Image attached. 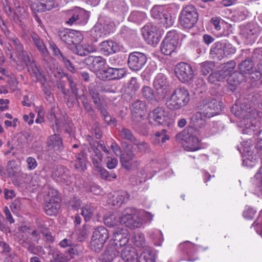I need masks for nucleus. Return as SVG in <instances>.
Wrapping results in <instances>:
<instances>
[{
	"label": "nucleus",
	"instance_id": "0e129e2a",
	"mask_svg": "<svg viewBox=\"0 0 262 262\" xmlns=\"http://www.w3.org/2000/svg\"><path fill=\"white\" fill-rule=\"evenodd\" d=\"M11 248L9 245L5 242H0V253L8 256L10 254Z\"/></svg>",
	"mask_w": 262,
	"mask_h": 262
},
{
	"label": "nucleus",
	"instance_id": "bf43d9fd",
	"mask_svg": "<svg viewBox=\"0 0 262 262\" xmlns=\"http://www.w3.org/2000/svg\"><path fill=\"white\" fill-rule=\"evenodd\" d=\"M56 198L60 199L58 191L53 188H49L45 196V201H47V199L51 201H55Z\"/></svg>",
	"mask_w": 262,
	"mask_h": 262
},
{
	"label": "nucleus",
	"instance_id": "6ab92c4d",
	"mask_svg": "<svg viewBox=\"0 0 262 262\" xmlns=\"http://www.w3.org/2000/svg\"><path fill=\"white\" fill-rule=\"evenodd\" d=\"M121 257L124 262H139L136 249L129 245L122 248L121 251Z\"/></svg>",
	"mask_w": 262,
	"mask_h": 262
},
{
	"label": "nucleus",
	"instance_id": "4468645a",
	"mask_svg": "<svg viewBox=\"0 0 262 262\" xmlns=\"http://www.w3.org/2000/svg\"><path fill=\"white\" fill-rule=\"evenodd\" d=\"M10 44L15 51L18 59L21 62L28 63L29 61V56L24 50V46L20 40L15 36L10 38Z\"/></svg>",
	"mask_w": 262,
	"mask_h": 262
},
{
	"label": "nucleus",
	"instance_id": "4d7b16f0",
	"mask_svg": "<svg viewBox=\"0 0 262 262\" xmlns=\"http://www.w3.org/2000/svg\"><path fill=\"white\" fill-rule=\"evenodd\" d=\"M94 208L90 205L83 207L81 214L84 217L85 221H89L93 215Z\"/></svg>",
	"mask_w": 262,
	"mask_h": 262
},
{
	"label": "nucleus",
	"instance_id": "774afa93",
	"mask_svg": "<svg viewBox=\"0 0 262 262\" xmlns=\"http://www.w3.org/2000/svg\"><path fill=\"white\" fill-rule=\"evenodd\" d=\"M27 168L30 170H34L37 166V162L35 158L29 157L26 160Z\"/></svg>",
	"mask_w": 262,
	"mask_h": 262
},
{
	"label": "nucleus",
	"instance_id": "2f4dec72",
	"mask_svg": "<svg viewBox=\"0 0 262 262\" xmlns=\"http://www.w3.org/2000/svg\"><path fill=\"white\" fill-rule=\"evenodd\" d=\"M72 51L79 56H86L89 53L93 52L92 47L88 45H73V46L71 48Z\"/></svg>",
	"mask_w": 262,
	"mask_h": 262
},
{
	"label": "nucleus",
	"instance_id": "052dcab7",
	"mask_svg": "<svg viewBox=\"0 0 262 262\" xmlns=\"http://www.w3.org/2000/svg\"><path fill=\"white\" fill-rule=\"evenodd\" d=\"M137 146L138 151L141 153L149 152L150 151L149 145L147 143L144 141H140L137 143H135Z\"/></svg>",
	"mask_w": 262,
	"mask_h": 262
},
{
	"label": "nucleus",
	"instance_id": "69168bd1",
	"mask_svg": "<svg viewBox=\"0 0 262 262\" xmlns=\"http://www.w3.org/2000/svg\"><path fill=\"white\" fill-rule=\"evenodd\" d=\"M4 77H10L12 81L15 80V79L13 78V75L10 71H8L3 67H0V79H4Z\"/></svg>",
	"mask_w": 262,
	"mask_h": 262
},
{
	"label": "nucleus",
	"instance_id": "79ce46f5",
	"mask_svg": "<svg viewBox=\"0 0 262 262\" xmlns=\"http://www.w3.org/2000/svg\"><path fill=\"white\" fill-rule=\"evenodd\" d=\"M240 71L244 74H251L254 70V63L250 59H246L238 66Z\"/></svg>",
	"mask_w": 262,
	"mask_h": 262
},
{
	"label": "nucleus",
	"instance_id": "20e7f679",
	"mask_svg": "<svg viewBox=\"0 0 262 262\" xmlns=\"http://www.w3.org/2000/svg\"><path fill=\"white\" fill-rule=\"evenodd\" d=\"M221 102L214 97H209L203 99L198 103L197 108L206 118H211L221 111Z\"/></svg>",
	"mask_w": 262,
	"mask_h": 262
},
{
	"label": "nucleus",
	"instance_id": "aec40b11",
	"mask_svg": "<svg viewBox=\"0 0 262 262\" xmlns=\"http://www.w3.org/2000/svg\"><path fill=\"white\" fill-rule=\"evenodd\" d=\"M105 59L100 56H90L84 59V63L93 71L96 72L101 69L104 66Z\"/></svg>",
	"mask_w": 262,
	"mask_h": 262
},
{
	"label": "nucleus",
	"instance_id": "cd10ccee",
	"mask_svg": "<svg viewBox=\"0 0 262 262\" xmlns=\"http://www.w3.org/2000/svg\"><path fill=\"white\" fill-rule=\"evenodd\" d=\"M22 63L25 64L27 66L28 71L30 72L32 76L36 78L35 80L36 81H40L42 82L43 79V75L39 71L35 62H31L29 58V61L28 63L22 62Z\"/></svg>",
	"mask_w": 262,
	"mask_h": 262
},
{
	"label": "nucleus",
	"instance_id": "a211bd4d",
	"mask_svg": "<svg viewBox=\"0 0 262 262\" xmlns=\"http://www.w3.org/2000/svg\"><path fill=\"white\" fill-rule=\"evenodd\" d=\"M69 255H66L58 250L55 249H51L49 252V255L52 256L50 262H67L73 258L74 249L70 248L68 250Z\"/></svg>",
	"mask_w": 262,
	"mask_h": 262
},
{
	"label": "nucleus",
	"instance_id": "58836bf2",
	"mask_svg": "<svg viewBox=\"0 0 262 262\" xmlns=\"http://www.w3.org/2000/svg\"><path fill=\"white\" fill-rule=\"evenodd\" d=\"M88 91L94 103L96 105V107L99 105L102 104L100 102L99 94L97 86L94 83H91L88 86Z\"/></svg>",
	"mask_w": 262,
	"mask_h": 262
},
{
	"label": "nucleus",
	"instance_id": "8fccbe9b",
	"mask_svg": "<svg viewBox=\"0 0 262 262\" xmlns=\"http://www.w3.org/2000/svg\"><path fill=\"white\" fill-rule=\"evenodd\" d=\"M214 63L213 61H206L200 64L201 72L204 75H208L214 69Z\"/></svg>",
	"mask_w": 262,
	"mask_h": 262
},
{
	"label": "nucleus",
	"instance_id": "de8ad7c7",
	"mask_svg": "<svg viewBox=\"0 0 262 262\" xmlns=\"http://www.w3.org/2000/svg\"><path fill=\"white\" fill-rule=\"evenodd\" d=\"M223 45L222 49L223 52V58L233 54L236 52V49L230 43L226 41H222Z\"/></svg>",
	"mask_w": 262,
	"mask_h": 262
},
{
	"label": "nucleus",
	"instance_id": "ea45409f",
	"mask_svg": "<svg viewBox=\"0 0 262 262\" xmlns=\"http://www.w3.org/2000/svg\"><path fill=\"white\" fill-rule=\"evenodd\" d=\"M86 156L83 152L78 153L76 156V160L74 163L75 169L79 171H84L86 168Z\"/></svg>",
	"mask_w": 262,
	"mask_h": 262
},
{
	"label": "nucleus",
	"instance_id": "4c0bfd02",
	"mask_svg": "<svg viewBox=\"0 0 262 262\" xmlns=\"http://www.w3.org/2000/svg\"><path fill=\"white\" fill-rule=\"evenodd\" d=\"M98 111L102 117L104 122L108 125L113 124L115 125L116 121L115 119L112 117L109 113H108L106 107L104 105H99V106L97 107Z\"/></svg>",
	"mask_w": 262,
	"mask_h": 262
},
{
	"label": "nucleus",
	"instance_id": "39448f33",
	"mask_svg": "<svg viewBox=\"0 0 262 262\" xmlns=\"http://www.w3.org/2000/svg\"><path fill=\"white\" fill-rule=\"evenodd\" d=\"M199 14L196 8L192 5H187L181 11L179 21L181 26L186 29L192 28L198 20Z\"/></svg>",
	"mask_w": 262,
	"mask_h": 262
},
{
	"label": "nucleus",
	"instance_id": "4be33fe9",
	"mask_svg": "<svg viewBox=\"0 0 262 262\" xmlns=\"http://www.w3.org/2000/svg\"><path fill=\"white\" fill-rule=\"evenodd\" d=\"M47 145L49 149L57 152H60L64 147L62 139L59 135L56 134L48 137Z\"/></svg>",
	"mask_w": 262,
	"mask_h": 262
},
{
	"label": "nucleus",
	"instance_id": "49530a36",
	"mask_svg": "<svg viewBox=\"0 0 262 262\" xmlns=\"http://www.w3.org/2000/svg\"><path fill=\"white\" fill-rule=\"evenodd\" d=\"M132 121L133 127L137 130H139L144 126L143 116L144 115L132 114Z\"/></svg>",
	"mask_w": 262,
	"mask_h": 262
},
{
	"label": "nucleus",
	"instance_id": "e2e57ef3",
	"mask_svg": "<svg viewBox=\"0 0 262 262\" xmlns=\"http://www.w3.org/2000/svg\"><path fill=\"white\" fill-rule=\"evenodd\" d=\"M50 49L52 51L53 54L56 56L59 60H60L64 55L60 51L57 46L54 43L50 44Z\"/></svg>",
	"mask_w": 262,
	"mask_h": 262
},
{
	"label": "nucleus",
	"instance_id": "a19ab883",
	"mask_svg": "<svg viewBox=\"0 0 262 262\" xmlns=\"http://www.w3.org/2000/svg\"><path fill=\"white\" fill-rule=\"evenodd\" d=\"M132 241L139 248H144L147 247L144 235L138 230L135 232L132 237Z\"/></svg>",
	"mask_w": 262,
	"mask_h": 262
},
{
	"label": "nucleus",
	"instance_id": "338daca9",
	"mask_svg": "<svg viewBox=\"0 0 262 262\" xmlns=\"http://www.w3.org/2000/svg\"><path fill=\"white\" fill-rule=\"evenodd\" d=\"M193 247V245L189 241H186L183 243H181L179 246V248L181 250L187 253H190V249L192 248Z\"/></svg>",
	"mask_w": 262,
	"mask_h": 262
},
{
	"label": "nucleus",
	"instance_id": "6e6d98bb",
	"mask_svg": "<svg viewBox=\"0 0 262 262\" xmlns=\"http://www.w3.org/2000/svg\"><path fill=\"white\" fill-rule=\"evenodd\" d=\"M111 67L99 71L98 73V77L103 81L112 80Z\"/></svg>",
	"mask_w": 262,
	"mask_h": 262
},
{
	"label": "nucleus",
	"instance_id": "f257e3e1",
	"mask_svg": "<svg viewBox=\"0 0 262 262\" xmlns=\"http://www.w3.org/2000/svg\"><path fill=\"white\" fill-rule=\"evenodd\" d=\"M118 222L129 228H140L142 225V221L139 217L138 211L133 208H126L119 217V221L116 219V215L114 214L104 217V223L109 228L113 227Z\"/></svg>",
	"mask_w": 262,
	"mask_h": 262
},
{
	"label": "nucleus",
	"instance_id": "412c9836",
	"mask_svg": "<svg viewBox=\"0 0 262 262\" xmlns=\"http://www.w3.org/2000/svg\"><path fill=\"white\" fill-rule=\"evenodd\" d=\"M100 52L105 56L117 52L120 50L119 45L112 40H106L99 45Z\"/></svg>",
	"mask_w": 262,
	"mask_h": 262
},
{
	"label": "nucleus",
	"instance_id": "7c9ffc66",
	"mask_svg": "<svg viewBox=\"0 0 262 262\" xmlns=\"http://www.w3.org/2000/svg\"><path fill=\"white\" fill-rule=\"evenodd\" d=\"M237 149L243 156L247 157L248 160L252 161L254 158V151L250 145V142L248 141H244L243 143L242 147L237 146Z\"/></svg>",
	"mask_w": 262,
	"mask_h": 262
},
{
	"label": "nucleus",
	"instance_id": "f704fd0d",
	"mask_svg": "<svg viewBox=\"0 0 262 262\" xmlns=\"http://www.w3.org/2000/svg\"><path fill=\"white\" fill-rule=\"evenodd\" d=\"M203 117V114L201 113L200 111L198 110V112L191 116L190 118L191 124L195 128H200L203 127L206 123Z\"/></svg>",
	"mask_w": 262,
	"mask_h": 262
},
{
	"label": "nucleus",
	"instance_id": "ddd939ff",
	"mask_svg": "<svg viewBox=\"0 0 262 262\" xmlns=\"http://www.w3.org/2000/svg\"><path fill=\"white\" fill-rule=\"evenodd\" d=\"M177 140L185 141L186 145L185 148L188 151H195L200 148L199 140L195 136L189 135L188 133L182 132L176 136Z\"/></svg>",
	"mask_w": 262,
	"mask_h": 262
},
{
	"label": "nucleus",
	"instance_id": "c9c22d12",
	"mask_svg": "<svg viewBox=\"0 0 262 262\" xmlns=\"http://www.w3.org/2000/svg\"><path fill=\"white\" fill-rule=\"evenodd\" d=\"M101 149L98 148L97 149L92 150L91 152H89L93 164L96 169L100 168V167L101 166V163L103 156L101 153Z\"/></svg>",
	"mask_w": 262,
	"mask_h": 262
},
{
	"label": "nucleus",
	"instance_id": "603ef678",
	"mask_svg": "<svg viewBox=\"0 0 262 262\" xmlns=\"http://www.w3.org/2000/svg\"><path fill=\"white\" fill-rule=\"evenodd\" d=\"M97 170L99 172L101 178L108 181H112L117 178V175L115 173H110L101 166L100 167V168H97Z\"/></svg>",
	"mask_w": 262,
	"mask_h": 262
},
{
	"label": "nucleus",
	"instance_id": "393cba45",
	"mask_svg": "<svg viewBox=\"0 0 262 262\" xmlns=\"http://www.w3.org/2000/svg\"><path fill=\"white\" fill-rule=\"evenodd\" d=\"M56 199L55 201H51L47 199V201H45L44 210L47 215H55L60 208V199L56 198Z\"/></svg>",
	"mask_w": 262,
	"mask_h": 262
},
{
	"label": "nucleus",
	"instance_id": "dca6fc26",
	"mask_svg": "<svg viewBox=\"0 0 262 262\" xmlns=\"http://www.w3.org/2000/svg\"><path fill=\"white\" fill-rule=\"evenodd\" d=\"M136 149L132 145L127 146L125 154L120 156V161L122 166L127 170H130L133 166V160L136 158Z\"/></svg>",
	"mask_w": 262,
	"mask_h": 262
},
{
	"label": "nucleus",
	"instance_id": "0eeeda50",
	"mask_svg": "<svg viewBox=\"0 0 262 262\" xmlns=\"http://www.w3.org/2000/svg\"><path fill=\"white\" fill-rule=\"evenodd\" d=\"M175 73L179 80L183 83L190 81L194 77L191 66L185 62H180L176 65Z\"/></svg>",
	"mask_w": 262,
	"mask_h": 262
},
{
	"label": "nucleus",
	"instance_id": "9b49d317",
	"mask_svg": "<svg viewBox=\"0 0 262 262\" xmlns=\"http://www.w3.org/2000/svg\"><path fill=\"white\" fill-rule=\"evenodd\" d=\"M142 33L145 40L149 45H156L160 41V33L155 25L145 26L142 28Z\"/></svg>",
	"mask_w": 262,
	"mask_h": 262
},
{
	"label": "nucleus",
	"instance_id": "09e8293b",
	"mask_svg": "<svg viewBox=\"0 0 262 262\" xmlns=\"http://www.w3.org/2000/svg\"><path fill=\"white\" fill-rule=\"evenodd\" d=\"M112 77L113 80H119L126 75V70L124 68L111 67Z\"/></svg>",
	"mask_w": 262,
	"mask_h": 262
},
{
	"label": "nucleus",
	"instance_id": "3c124183",
	"mask_svg": "<svg viewBox=\"0 0 262 262\" xmlns=\"http://www.w3.org/2000/svg\"><path fill=\"white\" fill-rule=\"evenodd\" d=\"M92 238L105 243L108 238V230H95Z\"/></svg>",
	"mask_w": 262,
	"mask_h": 262
},
{
	"label": "nucleus",
	"instance_id": "72a5a7b5",
	"mask_svg": "<svg viewBox=\"0 0 262 262\" xmlns=\"http://www.w3.org/2000/svg\"><path fill=\"white\" fill-rule=\"evenodd\" d=\"M146 103L145 101L137 100L133 102L130 107L132 114L145 115L146 111Z\"/></svg>",
	"mask_w": 262,
	"mask_h": 262
},
{
	"label": "nucleus",
	"instance_id": "5fc2aeb1",
	"mask_svg": "<svg viewBox=\"0 0 262 262\" xmlns=\"http://www.w3.org/2000/svg\"><path fill=\"white\" fill-rule=\"evenodd\" d=\"M235 66V62L233 60H231L224 63L222 66L221 70L224 72V74H226V76L227 77L228 76L231 75L232 74L231 72L233 71Z\"/></svg>",
	"mask_w": 262,
	"mask_h": 262
},
{
	"label": "nucleus",
	"instance_id": "a878e982",
	"mask_svg": "<svg viewBox=\"0 0 262 262\" xmlns=\"http://www.w3.org/2000/svg\"><path fill=\"white\" fill-rule=\"evenodd\" d=\"M54 0H41V2L34 3L31 6V8L38 12L49 11L54 7Z\"/></svg>",
	"mask_w": 262,
	"mask_h": 262
},
{
	"label": "nucleus",
	"instance_id": "b1692460",
	"mask_svg": "<svg viewBox=\"0 0 262 262\" xmlns=\"http://www.w3.org/2000/svg\"><path fill=\"white\" fill-rule=\"evenodd\" d=\"M119 253L116 245H109L101 255V260L102 262H111L119 255Z\"/></svg>",
	"mask_w": 262,
	"mask_h": 262
},
{
	"label": "nucleus",
	"instance_id": "13d9d810",
	"mask_svg": "<svg viewBox=\"0 0 262 262\" xmlns=\"http://www.w3.org/2000/svg\"><path fill=\"white\" fill-rule=\"evenodd\" d=\"M104 242H101L98 239H95L92 238L90 243V247L92 250L96 252H99L103 247Z\"/></svg>",
	"mask_w": 262,
	"mask_h": 262
},
{
	"label": "nucleus",
	"instance_id": "2eb2a0df",
	"mask_svg": "<svg viewBox=\"0 0 262 262\" xmlns=\"http://www.w3.org/2000/svg\"><path fill=\"white\" fill-rule=\"evenodd\" d=\"M152 17L161 23L170 25L172 21L171 16L168 14L164 8L161 6H155L150 11Z\"/></svg>",
	"mask_w": 262,
	"mask_h": 262
},
{
	"label": "nucleus",
	"instance_id": "864d4df0",
	"mask_svg": "<svg viewBox=\"0 0 262 262\" xmlns=\"http://www.w3.org/2000/svg\"><path fill=\"white\" fill-rule=\"evenodd\" d=\"M230 80L233 81L234 84H239L245 80V75L241 71H235L230 76Z\"/></svg>",
	"mask_w": 262,
	"mask_h": 262
},
{
	"label": "nucleus",
	"instance_id": "7ed1b4c3",
	"mask_svg": "<svg viewBox=\"0 0 262 262\" xmlns=\"http://www.w3.org/2000/svg\"><path fill=\"white\" fill-rule=\"evenodd\" d=\"M189 100V93L188 90L185 88H178L167 99L166 105L170 110H176L186 105Z\"/></svg>",
	"mask_w": 262,
	"mask_h": 262
},
{
	"label": "nucleus",
	"instance_id": "9d476101",
	"mask_svg": "<svg viewBox=\"0 0 262 262\" xmlns=\"http://www.w3.org/2000/svg\"><path fill=\"white\" fill-rule=\"evenodd\" d=\"M58 35L60 39L69 45H73L79 43L82 39L80 33L78 31L64 29L58 32Z\"/></svg>",
	"mask_w": 262,
	"mask_h": 262
},
{
	"label": "nucleus",
	"instance_id": "f8f14e48",
	"mask_svg": "<svg viewBox=\"0 0 262 262\" xmlns=\"http://www.w3.org/2000/svg\"><path fill=\"white\" fill-rule=\"evenodd\" d=\"M52 177L56 181L69 185L71 182L70 172L68 169L63 166H57L52 172Z\"/></svg>",
	"mask_w": 262,
	"mask_h": 262
},
{
	"label": "nucleus",
	"instance_id": "37998d69",
	"mask_svg": "<svg viewBox=\"0 0 262 262\" xmlns=\"http://www.w3.org/2000/svg\"><path fill=\"white\" fill-rule=\"evenodd\" d=\"M226 78V74L220 70L210 74L208 77V80L211 83H216V82L223 81Z\"/></svg>",
	"mask_w": 262,
	"mask_h": 262
},
{
	"label": "nucleus",
	"instance_id": "e433bc0d",
	"mask_svg": "<svg viewBox=\"0 0 262 262\" xmlns=\"http://www.w3.org/2000/svg\"><path fill=\"white\" fill-rule=\"evenodd\" d=\"M166 133V130L164 129H162L161 131L157 132L152 139L153 143L156 145H161L165 143L166 141L168 140L169 137Z\"/></svg>",
	"mask_w": 262,
	"mask_h": 262
},
{
	"label": "nucleus",
	"instance_id": "1a4fd4ad",
	"mask_svg": "<svg viewBox=\"0 0 262 262\" xmlns=\"http://www.w3.org/2000/svg\"><path fill=\"white\" fill-rule=\"evenodd\" d=\"M153 85L159 99L164 98L170 91L169 81L162 73H159L156 76Z\"/></svg>",
	"mask_w": 262,
	"mask_h": 262
},
{
	"label": "nucleus",
	"instance_id": "c85d7f7f",
	"mask_svg": "<svg viewBox=\"0 0 262 262\" xmlns=\"http://www.w3.org/2000/svg\"><path fill=\"white\" fill-rule=\"evenodd\" d=\"M222 41L213 43L210 50V55L211 58L221 60L223 58Z\"/></svg>",
	"mask_w": 262,
	"mask_h": 262
},
{
	"label": "nucleus",
	"instance_id": "c03bdc74",
	"mask_svg": "<svg viewBox=\"0 0 262 262\" xmlns=\"http://www.w3.org/2000/svg\"><path fill=\"white\" fill-rule=\"evenodd\" d=\"M119 136L120 138L130 141L132 143H135L136 139L130 129L128 128L123 127L119 131Z\"/></svg>",
	"mask_w": 262,
	"mask_h": 262
},
{
	"label": "nucleus",
	"instance_id": "f3484780",
	"mask_svg": "<svg viewBox=\"0 0 262 262\" xmlns=\"http://www.w3.org/2000/svg\"><path fill=\"white\" fill-rule=\"evenodd\" d=\"M148 117L150 123H155L159 125L166 123L168 119L164 109L161 107L155 108L149 114Z\"/></svg>",
	"mask_w": 262,
	"mask_h": 262
},
{
	"label": "nucleus",
	"instance_id": "6e6552de",
	"mask_svg": "<svg viewBox=\"0 0 262 262\" xmlns=\"http://www.w3.org/2000/svg\"><path fill=\"white\" fill-rule=\"evenodd\" d=\"M147 60L145 54L140 52H133L129 54L127 63L130 70L138 71L145 66Z\"/></svg>",
	"mask_w": 262,
	"mask_h": 262
},
{
	"label": "nucleus",
	"instance_id": "680f3d73",
	"mask_svg": "<svg viewBox=\"0 0 262 262\" xmlns=\"http://www.w3.org/2000/svg\"><path fill=\"white\" fill-rule=\"evenodd\" d=\"M80 98L82 99V103L84 107V108L90 115H92L94 113V110L91 104L88 101L87 98L84 95L81 96Z\"/></svg>",
	"mask_w": 262,
	"mask_h": 262
},
{
	"label": "nucleus",
	"instance_id": "f03ea898",
	"mask_svg": "<svg viewBox=\"0 0 262 262\" xmlns=\"http://www.w3.org/2000/svg\"><path fill=\"white\" fill-rule=\"evenodd\" d=\"M245 107V105L239 106L235 104L231 107V111L235 116L242 119L241 123L244 126L243 133L251 134L255 130L256 120L252 117L250 111H248Z\"/></svg>",
	"mask_w": 262,
	"mask_h": 262
},
{
	"label": "nucleus",
	"instance_id": "a18cd8bd",
	"mask_svg": "<svg viewBox=\"0 0 262 262\" xmlns=\"http://www.w3.org/2000/svg\"><path fill=\"white\" fill-rule=\"evenodd\" d=\"M146 18L145 13L140 11H134L130 14L128 20L140 24Z\"/></svg>",
	"mask_w": 262,
	"mask_h": 262
},
{
	"label": "nucleus",
	"instance_id": "bb28decb",
	"mask_svg": "<svg viewBox=\"0 0 262 262\" xmlns=\"http://www.w3.org/2000/svg\"><path fill=\"white\" fill-rule=\"evenodd\" d=\"M129 194L126 191H118L113 195L112 204L113 206H120L129 199Z\"/></svg>",
	"mask_w": 262,
	"mask_h": 262
},
{
	"label": "nucleus",
	"instance_id": "473e14b6",
	"mask_svg": "<svg viewBox=\"0 0 262 262\" xmlns=\"http://www.w3.org/2000/svg\"><path fill=\"white\" fill-rule=\"evenodd\" d=\"M143 97L152 104H156L158 102L159 96L154 94L153 90L148 86H144L141 90Z\"/></svg>",
	"mask_w": 262,
	"mask_h": 262
},
{
	"label": "nucleus",
	"instance_id": "5701e85b",
	"mask_svg": "<svg viewBox=\"0 0 262 262\" xmlns=\"http://www.w3.org/2000/svg\"><path fill=\"white\" fill-rule=\"evenodd\" d=\"M30 38L31 41L37 48L41 55L44 57L48 56L49 55L48 50L39 36L34 32H31L30 33Z\"/></svg>",
	"mask_w": 262,
	"mask_h": 262
},
{
	"label": "nucleus",
	"instance_id": "c756f323",
	"mask_svg": "<svg viewBox=\"0 0 262 262\" xmlns=\"http://www.w3.org/2000/svg\"><path fill=\"white\" fill-rule=\"evenodd\" d=\"M86 140L88 141L90 146V147L88 148L89 152H91L92 150L100 148V149H101V150L105 153L107 154H109V151L106 148L103 141H96L90 136L86 137Z\"/></svg>",
	"mask_w": 262,
	"mask_h": 262
},
{
	"label": "nucleus",
	"instance_id": "423d86ee",
	"mask_svg": "<svg viewBox=\"0 0 262 262\" xmlns=\"http://www.w3.org/2000/svg\"><path fill=\"white\" fill-rule=\"evenodd\" d=\"M179 35L175 30L169 31L161 45V51L166 55H170L174 52L178 45Z\"/></svg>",
	"mask_w": 262,
	"mask_h": 262
}]
</instances>
